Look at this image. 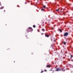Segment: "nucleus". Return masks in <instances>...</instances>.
<instances>
[{"label": "nucleus", "mask_w": 73, "mask_h": 73, "mask_svg": "<svg viewBox=\"0 0 73 73\" xmlns=\"http://www.w3.org/2000/svg\"><path fill=\"white\" fill-rule=\"evenodd\" d=\"M43 7L44 8H46V6L44 5H43Z\"/></svg>", "instance_id": "obj_10"}, {"label": "nucleus", "mask_w": 73, "mask_h": 73, "mask_svg": "<svg viewBox=\"0 0 73 73\" xmlns=\"http://www.w3.org/2000/svg\"><path fill=\"white\" fill-rule=\"evenodd\" d=\"M45 36L46 37H49V35H46Z\"/></svg>", "instance_id": "obj_6"}, {"label": "nucleus", "mask_w": 73, "mask_h": 73, "mask_svg": "<svg viewBox=\"0 0 73 73\" xmlns=\"http://www.w3.org/2000/svg\"><path fill=\"white\" fill-rule=\"evenodd\" d=\"M59 9H56V11H57V12H58L59 11Z\"/></svg>", "instance_id": "obj_7"}, {"label": "nucleus", "mask_w": 73, "mask_h": 73, "mask_svg": "<svg viewBox=\"0 0 73 73\" xmlns=\"http://www.w3.org/2000/svg\"><path fill=\"white\" fill-rule=\"evenodd\" d=\"M42 31L43 32H44L45 31V30L44 29H42Z\"/></svg>", "instance_id": "obj_9"}, {"label": "nucleus", "mask_w": 73, "mask_h": 73, "mask_svg": "<svg viewBox=\"0 0 73 73\" xmlns=\"http://www.w3.org/2000/svg\"><path fill=\"white\" fill-rule=\"evenodd\" d=\"M27 31L28 33H29V32L33 31V29H32V28L31 27H29L27 29Z\"/></svg>", "instance_id": "obj_1"}, {"label": "nucleus", "mask_w": 73, "mask_h": 73, "mask_svg": "<svg viewBox=\"0 0 73 73\" xmlns=\"http://www.w3.org/2000/svg\"><path fill=\"white\" fill-rule=\"evenodd\" d=\"M63 44H64V45H66V42L63 41L62 42Z\"/></svg>", "instance_id": "obj_5"}, {"label": "nucleus", "mask_w": 73, "mask_h": 73, "mask_svg": "<svg viewBox=\"0 0 73 73\" xmlns=\"http://www.w3.org/2000/svg\"><path fill=\"white\" fill-rule=\"evenodd\" d=\"M71 57H72V55H71Z\"/></svg>", "instance_id": "obj_17"}, {"label": "nucleus", "mask_w": 73, "mask_h": 73, "mask_svg": "<svg viewBox=\"0 0 73 73\" xmlns=\"http://www.w3.org/2000/svg\"><path fill=\"white\" fill-rule=\"evenodd\" d=\"M43 72V71H41V73H42Z\"/></svg>", "instance_id": "obj_14"}, {"label": "nucleus", "mask_w": 73, "mask_h": 73, "mask_svg": "<svg viewBox=\"0 0 73 73\" xmlns=\"http://www.w3.org/2000/svg\"><path fill=\"white\" fill-rule=\"evenodd\" d=\"M63 70V69H61L60 68H56V70H55V71L56 72H58L59 71H62Z\"/></svg>", "instance_id": "obj_2"}, {"label": "nucleus", "mask_w": 73, "mask_h": 73, "mask_svg": "<svg viewBox=\"0 0 73 73\" xmlns=\"http://www.w3.org/2000/svg\"><path fill=\"white\" fill-rule=\"evenodd\" d=\"M41 11H44V9H41Z\"/></svg>", "instance_id": "obj_13"}, {"label": "nucleus", "mask_w": 73, "mask_h": 73, "mask_svg": "<svg viewBox=\"0 0 73 73\" xmlns=\"http://www.w3.org/2000/svg\"><path fill=\"white\" fill-rule=\"evenodd\" d=\"M46 66L47 68H50V65H47Z\"/></svg>", "instance_id": "obj_4"}, {"label": "nucleus", "mask_w": 73, "mask_h": 73, "mask_svg": "<svg viewBox=\"0 0 73 73\" xmlns=\"http://www.w3.org/2000/svg\"><path fill=\"white\" fill-rule=\"evenodd\" d=\"M4 12H5V10H4Z\"/></svg>", "instance_id": "obj_19"}, {"label": "nucleus", "mask_w": 73, "mask_h": 73, "mask_svg": "<svg viewBox=\"0 0 73 73\" xmlns=\"http://www.w3.org/2000/svg\"><path fill=\"white\" fill-rule=\"evenodd\" d=\"M59 31L60 32H62V31L61 30V29H60Z\"/></svg>", "instance_id": "obj_12"}, {"label": "nucleus", "mask_w": 73, "mask_h": 73, "mask_svg": "<svg viewBox=\"0 0 73 73\" xmlns=\"http://www.w3.org/2000/svg\"><path fill=\"white\" fill-rule=\"evenodd\" d=\"M38 32H40V31H38Z\"/></svg>", "instance_id": "obj_21"}, {"label": "nucleus", "mask_w": 73, "mask_h": 73, "mask_svg": "<svg viewBox=\"0 0 73 73\" xmlns=\"http://www.w3.org/2000/svg\"><path fill=\"white\" fill-rule=\"evenodd\" d=\"M3 8H4V7H1L0 8V9H3Z\"/></svg>", "instance_id": "obj_8"}, {"label": "nucleus", "mask_w": 73, "mask_h": 73, "mask_svg": "<svg viewBox=\"0 0 73 73\" xmlns=\"http://www.w3.org/2000/svg\"><path fill=\"white\" fill-rule=\"evenodd\" d=\"M55 40H54V41H55Z\"/></svg>", "instance_id": "obj_18"}, {"label": "nucleus", "mask_w": 73, "mask_h": 73, "mask_svg": "<svg viewBox=\"0 0 73 73\" xmlns=\"http://www.w3.org/2000/svg\"><path fill=\"white\" fill-rule=\"evenodd\" d=\"M0 6H1V4L0 3Z\"/></svg>", "instance_id": "obj_15"}, {"label": "nucleus", "mask_w": 73, "mask_h": 73, "mask_svg": "<svg viewBox=\"0 0 73 73\" xmlns=\"http://www.w3.org/2000/svg\"><path fill=\"white\" fill-rule=\"evenodd\" d=\"M14 62H15V61Z\"/></svg>", "instance_id": "obj_20"}, {"label": "nucleus", "mask_w": 73, "mask_h": 73, "mask_svg": "<svg viewBox=\"0 0 73 73\" xmlns=\"http://www.w3.org/2000/svg\"><path fill=\"white\" fill-rule=\"evenodd\" d=\"M68 35V33L67 32H66L64 33L63 36H67Z\"/></svg>", "instance_id": "obj_3"}, {"label": "nucleus", "mask_w": 73, "mask_h": 73, "mask_svg": "<svg viewBox=\"0 0 73 73\" xmlns=\"http://www.w3.org/2000/svg\"><path fill=\"white\" fill-rule=\"evenodd\" d=\"M33 28H35L36 27V26H35V25H33Z\"/></svg>", "instance_id": "obj_11"}, {"label": "nucleus", "mask_w": 73, "mask_h": 73, "mask_svg": "<svg viewBox=\"0 0 73 73\" xmlns=\"http://www.w3.org/2000/svg\"><path fill=\"white\" fill-rule=\"evenodd\" d=\"M44 71H45V72H46V70H44Z\"/></svg>", "instance_id": "obj_16"}]
</instances>
